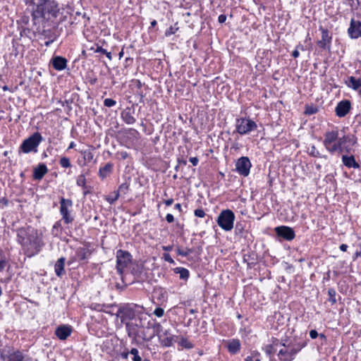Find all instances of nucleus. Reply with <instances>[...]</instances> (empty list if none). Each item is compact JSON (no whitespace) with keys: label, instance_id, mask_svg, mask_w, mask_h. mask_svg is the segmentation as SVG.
Instances as JSON below:
<instances>
[{"label":"nucleus","instance_id":"f257e3e1","mask_svg":"<svg viewBox=\"0 0 361 361\" xmlns=\"http://www.w3.org/2000/svg\"><path fill=\"white\" fill-rule=\"evenodd\" d=\"M34 25L41 24L42 35L51 38V30L64 22L68 13L56 0H23Z\"/></svg>","mask_w":361,"mask_h":361},{"label":"nucleus","instance_id":"f03ea898","mask_svg":"<svg viewBox=\"0 0 361 361\" xmlns=\"http://www.w3.org/2000/svg\"><path fill=\"white\" fill-rule=\"evenodd\" d=\"M16 241L20 245L23 254L30 258L39 254L44 246L42 234L30 226L16 230Z\"/></svg>","mask_w":361,"mask_h":361},{"label":"nucleus","instance_id":"7ed1b4c3","mask_svg":"<svg viewBox=\"0 0 361 361\" xmlns=\"http://www.w3.org/2000/svg\"><path fill=\"white\" fill-rule=\"evenodd\" d=\"M356 142L357 138L354 135H347L339 137L337 130L326 131L323 140L325 149L331 154L335 152L349 154L351 152L352 147Z\"/></svg>","mask_w":361,"mask_h":361},{"label":"nucleus","instance_id":"20e7f679","mask_svg":"<svg viewBox=\"0 0 361 361\" xmlns=\"http://www.w3.org/2000/svg\"><path fill=\"white\" fill-rule=\"evenodd\" d=\"M145 319V317H140L136 320L126 322V329L128 337L132 339V343H137L138 338L149 341L154 336V334L147 336V330L149 327H145L143 322Z\"/></svg>","mask_w":361,"mask_h":361},{"label":"nucleus","instance_id":"39448f33","mask_svg":"<svg viewBox=\"0 0 361 361\" xmlns=\"http://www.w3.org/2000/svg\"><path fill=\"white\" fill-rule=\"evenodd\" d=\"M144 307L133 303L126 304L121 306L117 311V317H120L121 322L126 325V322L145 317Z\"/></svg>","mask_w":361,"mask_h":361},{"label":"nucleus","instance_id":"423d86ee","mask_svg":"<svg viewBox=\"0 0 361 361\" xmlns=\"http://www.w3.org/2000/svg\"><path fill=\"white\" fill-rule=\"evenodd\" d=\"M42 140L43 137L39 132L34 133L23 141L18 148V154L37 153L38 147Z\"/></svg>","mask_w":361,"mask_h":361},{"label":"nucleus","instance_id":"0eeeda50","mask_svg":"<svg viewBox=\"0 0 361 361\" xmlns=\"http://www.w3.org/2000/svg\"><path fill=\"white\" fill-rule=\"evenodd\" d=\"M0 359L2 361H27L22 351L8 345H0Z\"/></svg>","mask_w":361,"mask_h":361},{"label":"nucleus","instance_id":"6e6552de","mask_svg":"<svg viewBox=\"0 0 361 361\" xmlns=\"http://www.w3.org/2000/svg\"><path fill=\"white\" fill-rule=\"evenodd\" d=\"M122 140L124 146L135 149L140 145L141 135L135 128H127L123 131Z\"/></svg>","mask_w":361,"mask_h":361},{"label":"nucleus","instance_id":"1a4fd4ad","mask_svg":"<svg viewBox=\"0 0 361 361\" xmlns=\"http://www.w3.org/2000/svg\"><path fill=\"white\" fill-rule=\"evenodd\" d=\"M133 257L126 250H118L116 252V270L123 280L125 269L132 263Z\"/></svg>","mask_w":361,"mask_h":361},{"label":"nucleus","instance_id":"9d476101","mask_svg":"<svg viewBox=\"0 0 361 361\" xmlns=\"http://www.w3.org/2000/svg\"><path fill=\"white\" fill-rule=\"evenodd\" d=\"M234 221L235 214L229 209L222 210L216 219L219 227L226 231H230L233 229Z\"/></svg>","mask_w":361,"mask_h":361},{"label":"nucleus","instance_id":"9b49d317","mask_svg":"<svg viewBox=\"0 0 361 361\" xmlns=\"http://www.w3.org/2000/svg\"><path fill=\"white\" fill-rule=\"evenodd\" d=\"M59 203V212L61 215V220L63 221L66 224H72L74 221V217L71 214L72 207L73 205L72 200L66 199L61 197Z\"/></svg>","mask_w":361,"mask_h":361},{"label":"nucleus","instance_id":"f8f14e48","mask_svg":"<svg viewBox=\"0 0 361 361\" xmlns=\"http://www.w3.org/2000/svg\"><path fill=\"white\" fill-rule=\"evenodd\" d=\"M257 128L256 123L252 120L247 118H238L235 120V130L233 134L237 133L241 135H247Z\"/></svg>","mask_w":361,"mask_h":361},{"label":"nucleus","instance_id":"ddd939ff","mask_svg":"<svg viewBox=\"0 0 361 361\" xmlns=\"http://www.w3.org/2000/svg\"><path fill=\"white\" fill-rule=\"evenodd\" d=\"M251 162L247 157H241L235 164V170L241 176H247L250 173Z\"/></svg>","mask_w":361,"mask_h":361},{"label":"nucleus","instance_id":"4468645a","mask_svg":"<svg viewBox=\"0 0 361 361\" xmlns=\"http://www.w3.org/2000/svg\"><path fill=\"white\" fill-rule=\"evenodd\" d=\"M274 230L278 237L283 240L291 241L295 237V231L291 227L281 226L276 227Z\"/></svg>","mask_w":361,"mask_h":361},{"label":"nucleus","instance_id":"2eb2a0df","mask_svg":"<svg viewBox=\"0 0 361 361\" xmlns=\"http://www.w3.org/2000/svg\"><path fill=\"white\" fill-rule=\"evenodd\" d=\"M347 32L350 39L361 37V21L351 18Z\"/></svg>","mask_w":361,"mask_h":361},{"label":"nucleus","instance_id":"dca6fc26","mask_svg":"<svg viewBox=\"0 0 361 361\" xmlns=\"http://www.w3.org/2000/svg\"><path fill=\"white\" fill-rule=\"evenodd\" d=\"M322 32V39L317 42V45L322 49H330L332 36L328 29L320 27Z\"/></svg>","mask_w":361,"mask_h":361},{"label":"nucleus","instance_id":"f3484780","mask_svg":"<svg viewBox=\"0 0 361 361\" xmlns=\"http://www.w3.org/2000/svg\"><path fill=\"white\" fill-rule=\"evenodd\" d=\"M350 109L351 102L348 99H343L337 104L335 108L336 115L339 118L344 117L349 113Z\"/></svg>","mask_w":361,"mask_h":361},{"label":"nucleus","instance_id":"a211bd4d","mask_svg":"<svg viewBox=\"0 0 361 361\" xmlns=\"http://www.w3.org/2000/svg\"><path fill=\"white\" fill-rule=\"evenodd\" d=\"M135 113V111L133 106H128L121 111V118L125 123L133 125L136 122V118L134 116Z\"/></svg>","mask_w":361,"mask_h":361},{"label":"nucleus","instance_id":"6ab92c4d","mask_svg":"<svg viewBox=\"0 0 361 361\" xmlns=\"http://www.w3.org/2000/svg\"><path fill=\"white\" fill-rule=\"evenodd\" d=\"M91 255L90 250L85 247H78L75 250V255L68 262L70 265L72 262L75 261H83L87 259Z\"/></svg>","mask_w":361,"mask_h":361},{"label":"nucleus","instance_id":"aec40b11","mask_svg":"<svg viewBox=\"0 0 361 361\" xmlns=\"http://www.w3.org/2000/svg\"><path fill=\"white\" fill-rule=\"evenodd\" d=\"M72 327L69 325H60L55 330V335L61 341L67 339L72 333Z\"/></svg>","mask_w":361,"mask_h":361},{"label":"nucleus","instance_id":"412c9836","mask_svg":"<svg viewBox=\"0 0 361 361\" xmlns=\"http://www.w3.org/2000/svg\"><path fill=\"white\" fill-rule=\"evenodd\" d=\"M152 297L159 304L161 305L163 302H166L168 293L165 288L158 286L154 288Z\"/></svg>","mask_w":361,"mask_h":361},{"label":"nucleus","instance_id":"4be33fe9","mask_svg":"<svg viewBox=\"0 0 361 361\" xmlns=\"http://www.w3.org/2000/svg\"><path fill=\"white\" fill-rule=\"evenodd\" d=\"M49 170L45 164L40 163L33 169L32 178L34 180H40L48 173Z\"/></svg>","mask_w":361,"mask_h":361},{"label":"nucleus","instance_id":"5701e85b","mask_svg":"<svg viewBox=\"0 0 361 361\" xmlns=\"http://www.w3.org/2000/svg\"><path fill=\"white\" fill-rule=\"evenodd\" d=\"M296 355V350H293L291 348L290 350L283 348L279 351L278 357L281 361H292L295 359Z\"/></svg>","mask_w":361,"mask_h":361},{"label":"nucleus","instance_id":"b1692460","mask_svg":"<svg viewBox=\"0 0 361 361\" xmlns=\"http://www.w3.org/2000/svg\"><path fill=\"white\" fill-rule=\"evenodd\" d=\"M67 62L66 59L60 56H54L50 61L53 68L56 71L64 70L67 66Z\"/></svg>","mask_w":361,"mask_h":361},{"label":"nucleus","instance_id":"393cba45","mask_svg":"<svg viewBox=\"0 0 361 361\" xmlns=\"http://www.w3.org/2000/svg\"><path fill=\"white\" fill-rule=\"evenodd\" d=\"M226 346L230 354L235 355L240 350L241 343L239 339L232 338L226 341Z\"/></svg>","mask_w":361,"mask_h":361},{"label":"nucleus","instance_id":"a878e982","mask_svg":"<svg viewBox=\"0 0 361 361\" xmlns=\"http://www.w3.org/2000/svg\"><path fill=\"white\" fill-rule=\"evenodd\" d=\"M114 164L111 162L106 163L104 166L99 168L98 176L101 180H104L109 176L114 171Z\"/></svg>","mask_w":361,"mask_h":361},{"label":"nucleus","instance_id":"bb28decb","mask_svg":"<svg viewBox=\"0 0 361 361\" xmlns=\"http://www.w3.org/2000/svg\"><path fill=\"white\" fill-rule=\"evenodd\" d=\"M341 159L343 164L348 169H359L360 167L353 155L343 154Z\"/></svg>","mask_w":361,"mask_h":361},{"label":"nucleus","instance_id":"cd10ccee","mask_svg":"<svg viewBox=\"0 0 361 361\" xmlns=\"http://www.w3.org/2000/svg\"><path fill=\"white\" fill-rule=\"evenodd\" d=\"M65 262L66 258L63 257H60L54 264V271L57 276L61 277L65 274Z\"/></svg>","mask_w":361,"mask_h":361},{"label":"nucleus","instance_id":"c85d7f7f","mask_svg":"<svg viewBox=\"0 0 361 361\" xmlns=\"http://www.w3.org/2000/svg\"><path fill=\"white\" fill-rule=\"evenodd\" d=\"M173 272L176 274H179V279L180 280L187 281L190 276V271L188 269L184 267H176L173 269Z\"/></svg>","mask_w":361,"mask_h":361},{"label":"nucleus","instance_id":"c756f323","mask_svg":"<svg viewBox=\"0 0 361 361\" xmlns=\"http://www.w3.org/2000/svg\"><path fill=\"white\" fill-rule=\"evenodd\" d=\"M348 86L358 91L361 87V78L357 79L354 76H350L348 79Z\"/></svg>","mask_w":361,"mask_h":361},{"label":"nucleus","instance_id":"7c9ffc66","mask_svg":"<svg viewBox=\"0 0 361 361\" xmlns=\"http://www.w3.org/2000/svg\"><path fill=\"white\" fill-rule=\"evenodd\" d=\"M30 21V17L27 14H22L17 20L16 23L18 27H26L29 25Z\"/></svg>","mask_w":361,"mask_h":361},{"label":"nucleus","instance_id":"2f4dec72","mask_svg":"<svg viewBox=\"0 0 361 361\" xmlns=\"http://www.w3.org/2000/svg\"><path fill=\"white\" fill-rule=\"evenodd\" d=\"M130 178H128V181H125L122 184H121L118 187V189L116 190L118 192V195H126L130 190Z\"/></svg>","mask_w":361,"mask_h":361},{"label":"nucleus","instance_id":"473e14b6","mask_svg":"<svg viewBox=\"0 0 361 361\" xmlns=\"http://www.w3.org/2000/svg\"><path fill=\"white\" fill-rule=\"evenodd\" d=\"M159 339L161 340V343L164 347H170L173 345V336H159Z\"/></svg>","mask_w":361,"mask_h":361},{"label":"nucleus","instance_id":"72a5a7b5","mask_svg":"<svg viewBox=\"0 0 361 361\" xmlns=\"http://www.w3.org/2000/svg\"><path fill=\"white\" fill-rule=\"evenodd\" d=\"M61 221L62 220L61 219L56 221L52 227L51 233L54 236H58L59 233H61L62 231Z\"/></svg>","mask_w":361,"mask_h":361},{"label":"nucleus","instance_id":"f704fd0d","mask_svg":"<svg viewBox=\"0 0 361 361\" xmlns=\"http://www.w3.org/2000/svg\"><path fill=\"white\" fill-rule=\"evenodd\" d=\"M318 111H319V108L317 106H314L312 104V105H306L304 114L305 115L310 116V115L317 114Z\"/></svg>","mask_w":361,"mask_h":361},{"label":"nucleus","instance_id":"c9c22d12","mask_svg":"<svg viewBox=\"0 0 361 361\" xmlns=\"http://www.w3.org/2000/svg\"><path fill=\"white\" fill-rule=\"evenodd\" d=\"M263 350L265 352L266 355L269 357L270 361H272L273 355L275 353V349L273 348V345H267L263 347Z\"/></svg>","mask_w":361,"mask_h":361},{"label":"nucleus","instance_id":"e433bc0d","mask_svg":"<svg viewBox=\"0 0 361 361\" xmlns=\"http://www.w3.org/2000/svg\"><path fill=\"white\" fill-rule=\"evenodd\" d=\"M59 164L62 168L67 169L72 166L70 159L67 157H62L59 160Z\"/></svg>","mask_w":361,"mask_h":361},{"label":"nucleus","instance_id":"4c0bfd02","mask_svg":"<svg viewBox=\"0 0 361 361\" xmlns=\"http://www.w3.org/2000/svg\"><path fill=\"white\" fill-rule=\"evenodd\" d=\"M328 295H329L328 300L331 303V305L336 304V292L334 288H329Z\"/></svg>","mask_w":361,"mask_h":361},{"label":"nucleus","instance_id":"58836bf2","mask_svg":"<svg viewBox=\"0 0 361 361\" xmlns=\"http://www.w3.org/2000/svg\"><path fill=\"white\" fill-rule=\"evenodd\" d=\"M350 6L351 11L357 10L361 4V0H345Z\"/></svg>","mask_w":361,"mask_h":361},{"label":"nucleus","instance_id":"ea45409f","mask_svg":"<svg viewBox=\"0 0 361 361\" xmlns=\"http://www.w3.org/2000/svg\"><path fill=\"white\" fill-rule=\"evenodd\" d=\"M179 345L183 348L188 350L193 348V344L185 338H181L180 341H179Z\"/></svg>","mask_w":361,"mask_h":361},{"label":"nucleus","instance_id":"a19ab883","mask_svg":"<svg viewBox=\"0 0 361 361\" xmlns=\"http://www.w3.org/2000/svg\"><path fill=\"white\" fill-rule=\"evenodd\" d=\"M7 264V259L3 251L0 250V272H1Z\"/></svg>","mask_w":361,"mask_h":361},{"label":"nucleus","instance_id":"79ce46f5","mask_svg":"<svg viewBox=\"0 0 361 361\" xmlns=\"http://www.w3.org/2000/svg\"><path fill=\"white\" fill-rule=\"evenodd\" d=\"M245 229V224L237 222L235 226V233L236 235H242Z\"/></svg>","mask_w":361,"mask_h":361},{"label":"nucleus","instance_id":"37998d69","mask_svg":"<svg viewBox=\"0 0 361 361\" xmlns=\"http://www.w3.org/2000/svg\"><path fill=\"white\" fill-rule=\"evenodd\" d=\"M18 30L20 31V37H30V33L31 32V30L27 27H18Z\"/></svg>","mask_w":361,"mask_h":361},{"label":"nucleus","instance_id":"c03bdc74","mask_svg":"<svg viewBox=\"0 0 361 361\" xmlns=\"http://www.w3.org/2000/svg\"><path fill=\"white\" fill-rule=\"evenodd\" d=\"M76 185L81 188L86 185V178L85 174H80L77 177Z\"/></svg>","mask_w":361,"mask_h":361},{"label":"nucleus","instance_id":"a18cd8bd","mask_svg":"<svg viewBox=\"0 0 361 361\" xmlns=\"http://www.w3.org/2000/svg\"><path fill=\"white\" fill-rule=\"evenodd\" d=\"M310 155L313 157H323L326 159V156H322L319 151L317 149L314 145H312L310 148Z\"/></svg>","mask_w":361,"mask_h":361},{"label":"nucleus","instance_id":"49530a36","mask_svg":"<svg viewBox=\"0 0 361 361\" xmlns=\"http://www.w3.org/2000/svg\"><path fill=\"white\" fill-rule=\"evenodd\" d=\"M82 154H83V158L85 161L90 162L93 159L94 154L91 151L85 150L84 152H82Z\"/></svg>","mask_w":361,"mask_h":361},{"label":"nucleus","instance_id":"de8ad7c7","mask_svg":"<svg viewBox=\"0 0 361 361\" xmlns=\"http://www.w3.org/2000/svg\"><path fill=\"white\" fill-rule=\"evenodd\" d=\"M192 252V250L187 248L185 250H181L180 248L177 249V254L182 257H187Z\"/></svg>","mask_w":361,"mask_h":361},{"label":"nucleus","instance_id":"09e8293b","mask_svg":"<svg viewBox=\"0 0 361 361\" xmlns=\"http://www.w3.org/2000/svg\"><path fill=\"white\" fill-rule=\"evenodd\" d=\"M131 274L135 276L138 277L142 272V268L139 265H136L131 269Z\"/></svg>","mask_w":361,"mask_h":361},{"label":"nucleus","instance_id":"8fccbe9b","mask_svg":"<svg viewBox=\"0 0 361 361\" xmlns=\"http://www.w3.org/2000/svg\"><path fill=\"white\" fill-rule=\"evenodd\" d=\"M310 336L311 338L312 339H315L316 338H317L318 336H319L320 338H326V336L323 334H320L319 335V334L317 333V331L314 329H312L310 331Z\"/></svg>","mask_w":361,"mask_h":361},{"label":"nucleus","instance_id":"3c124183","mask_svg":"<svg viewBox=\"0 0 361 361\" xmlns=\"http://www.w3.org/2000/svg\"><path fill=\"white\" fill-rule=\"evenodd\" d=\"M194 214L195 216L199 217V218H204L206 216V213H205L204 210L202 208L196 209L194 211Z\"/></svg>","mask_w":361,"mask_h":361},{"label":"nucleus","instance_id":"603ef678","mask_svg":"<svg viewBox=\"0 0 361 361\" xmlns=\"http://www.w3.org/2000/svg\"><path fill=\"white\" fill-rule=\"evenodd\" d=\"M116 104V102L111 98H106L104 100V105L106 107H111L115 106Z\"/></svg>","mask_w":361,"mask_h":361},{"label":"nucleus","instance_id":"864d4df0","mask_svg":"<svg viewBox=\"0 0 361 361\" xmlns=\"http://www.w3.org/2000/svg\"><path fill=\"white\" fill-rule=\"evenodd\" d=\"M12 47H13V50H12V52H11V54L12 55H14L15 57H16L18 55V43L16 42L15 41V39H13L12 41Z\"/></svg>","mask_w":361,"mask_h":361},{"label":"nucleus","instance_id":"5fc2aeb1","mask_svg":"<svg viewBox=\"0 0 361 361\" xmlns=\"http://www.w3.org/2000/svg\"><path fill=\"white\" fill-rule=\"evenodd\" d=\"M178 30V27H174L173 26H170L166 31H165V36L169 37L173 34L176 33V32Z\"/></svg>","mask_w":361,"mask_h":361},{"label":"nucleus","instance_id":"6e6d98bb","mask_svg":"<svg viewBox=\"0 0 361 361\" xmlns=\"http://www.w3.org/2000/svg\"><path fill=\"white\" fill-rule=\"evenodd\" d=\"M114 195L113 197H108L106 198V201L109 204H114L120 197L118 195V192H116V191H114Z\"/></svg>","mask_w":361,"mask_h":361},{"label":"nucleus","instance_id":"4d7b16f0","mask_svg":"<svg viewBox=\"0 0 361 361\" xmlns=\"http://www.w3.org/2000/svg\"><path fill=\"white\" fill-rule=\"evenodd\" d=\"M153 314L157 317H161L164 314V310L162 307H157L154 310Z\"/></svg>","mask_w":361,"mask_h":361},{"label":"nucleus","instance_id":"13d9d810","mask_svg":"<svg viewBox=\"0 0 361 361\" xmlns=\"http://www.w3.org/2000/svg\"><path fill=\"white\" fill-rule=\"evenodd\" d=\"M119 156V159L125 160L129 157V154L126 151H121L116 153Z\"/></svg>","mask_w":361,"mask_h":361},{"label":"nucleus","instance_id":"bf43d9fd","mask_svg":"<svg viewBox=\"0 0 361 361\" xmlns=\"http://www.w3.org/2000/svg\"><path fill=\"white\" fill-rule=\"evenodd\" d=\"M82 190H83V195L84 196H86L87 195L90 194L92 192V187L90 185H87V184L85 185V186H82Z\"/></svg>","mask_w":361,"mask_h":361},{"label":"nucleus","instance_id":"052dcab7","mask_svg":"<svg viewBox=\"0 0 361 361\" xmlns=\"http://www.w3.org/2000/svg\"><path fill=\"white\" fill-rule=\"evenodd\" d=\"M163 259L170 264L174 263V260L172 259L171 256L169 253H164L163 255Z\"/></svg>","mask_w":361,"mask_h":361},{"label":"nucleus","instance_id":"680f3d73","mask_svg":"<svg viewBox=\"0 0 361 361\" xmlns=\"http://www.w3.org/2000/svg\"><path fill=\"white\" fill-rule=\"evenodd\" d=\"M305 346V343H302V344L298 343L295 346L290 347V348L293 349V350H296L297 354H298Z\"/></svg>","mask_w":361,"mask_h":361},{"label":"nucleus","instance_id":"e2e57ef3","mask_svg":"<svg viewBox=\"0 0 361 361\" xmlns=\"http://www.w3.org/2000/svg\"><path fill=\"white\" fill-rule=\"evenodd\" d=\"M305 346V343H302V344L298 343L295 346L290 347V348L293 349V350H296L297 354H298Z\"/></svg>","mask_w":361,"mask_h":361},{"label":"nucleus","instance_id":"0e129e2a","mask_svg":"<svg viewBox=\"0 0 361 361\" xmlns=\"http://www.w3.org/2000/svg\"><path fill=\"white\" fill-rule=\"evenodd\" d=\"M130 355V350L128 349H125L123 352L120 353V357L123 360H127L128 358V355Z\"/></svg>","mask_w":361,"mask_h":361},{"label":"nucleus","instance_id":"69168bd1","mask_svg":"<svg viewBox=\"0 0 361 361\" xmlns=\"http://www.w3.org/2000/svg\"><path fill=\"white\" fill-rule=\"evenodd\" d=\"M95 46H96V49L94 50V53H101L103 54H104L106 53V50L105 49L102 48L101 46H99L97 44H96Z\"/></svg>","mask_w":361,"mask_h":361},{"label":"nucleus","instance_id":"338daca9","mask_svg":"<svg viewBox=\"0 0 361 361\" xmlns=\"http://www.w3.org/2000/svg\"><path fill=\"white\" fill-rule=\"evenodd\" d=\"M133 62V59L131 58V57H127L126 59H125V61H124V67L125 68H128L130 66L132 65Z\"/></svg>","mask_w":361,"mask_h":361},{"label":"nucleus","instance_id":"774afa93","mask_svg":"<svg viewBox=\"0 0 361 361\" xmlns=\"http://www.w3.org/2000/svg\"><path fill=\"white\" fill-rule=\"evenodd\" d=\"M240 144L237 141H235L232 143L231 149L237 151L240 149Z\"/></svg>","mask_w":361,"mask_h":361}]
</instances>
